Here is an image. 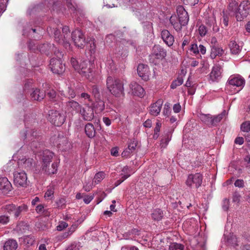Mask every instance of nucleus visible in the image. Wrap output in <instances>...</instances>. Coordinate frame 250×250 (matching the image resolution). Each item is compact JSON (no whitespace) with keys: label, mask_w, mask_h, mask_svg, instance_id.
Segmentation results:
<instances>
[{"label":"nucleus","mask_w":250,"mask_h":250,"mask_svg":"<svg viewBox=\"0 0 250 250\" xmlns=\"http://www.w3.org/2000/svg\"><path fill=\"white\" fill-rule=\"evenodd\" d=\"M54 156V153L49 150H45L43 152V155L42 158V167L44 166L50 165V163L52 161L53 156Z\"/></svg>","instance_id":"4be33fe9"},{"label":"nucleus","mask_w":250,"mask_h":250,"mask_svg":"<svg viewBox=\"0 0 250 250\" xmlns=\"http://www.w3.org/2000/svg\"><path fill=\"white\" fill-rule=\"evenodd\" d=\"M171 112V109L170 107V104L169 103H166L165 104L164 109L163 111V114L164 116L168 117Z\"/></svg>","instance_id":"3c124183"},{"label":"nucleus","mask_w":250,"mask_h":250,"mask_svg":"<svg viewBox=\"0 0 250 250\" xmlns=\"http://www.w3.org/2000/svg\"><path fill=\"white\" fill-rule=\"evenodd\" d=\"M44 96V93L42 92H41L38 89H36L31 94V98L33 100L37 101L42 100L43 99Z\"/></svg>","instance_id":"473e14b6"},{"label":"nucleus","mask_w":250,"mask_h":250,"mask_svg":"<svg viewBox=\"0 0 250 250\" xmlns=\"http://www.w3.org/2000/svg\"><path fill=\"white\" fill-rule=\"evenodd\" d=\"M93 106L96 113H101L105 108L104 102L100 98L97 99Z\"/></svg>","instance_id":"2f4dec72"},{"label":"nucleus","mask_w":250,"mask_h":250,"mask_svg":"<svg viewBox=\"0 0 250 250\" xmlns=\"http://www.w3.org/2000/svg\"><path fill=\"white\" fill-rule=\"evenodd\" d=\"M80 97L81 98L85 100H87V101L91 102L92 101V99L91 98L90 95L86 93H82L80 95Z\"/></svg>","instance_id":"e2e57ef3"},{"label":"nucleus","mask_w":250,"mask_h":250,"mask_svg":"<svg viewBox=\"0 0 250 250\" xmlns=\"http://www.w3.org/2000/svg\"><path fill=\"white\" fill-rule=\"evenodd\" d=\"M106 88L113 95L120 97L124 95V83L118 78L108 76L106 82Z\"/></svg>","instance_id":"f257e3e1"},{"label":"nucleus","mask_w":250,"mask_h":250,"mask_svg":"<svg viewBox=\"0 0 250 250\" xmlns=\"http://www.w3.org/2000/svg\"><path fill=\"white\" fill-rule=\"evenodd\" d=\"M172 134L171 132H169L167 137L165 139H163L161 141L162 147H165L167 146L169 141L171 140Z\"/></svg>","instance_id":"49530a36"},{"label":"nucleus","mask_w":250,"mask_h":250,"mask_svg":"<svg viewBox=\"0 0 250 250\" xmlns=\"http://www.w3.org/2000/svg\"><path fill=\"white\" fill-rule=\"evenodd\" d=\"M68 224L64 221H61L57 226L56 229L58 231H62L68 227Z\"/></svg>","instance_id":"5fc2aeb1"},{"label":"nucleus","mask_w":250,"mask_h":250,"mask_svg":"<svg viewBox=\"0 0 250 250\" xmlns=\"http://www.w3.org/2000/svg\"><path fill=\"white\" fill-rule=\"evenodd\" d=\"M203 175L200 173L190 174L188 175L186 181V185L190 188H199L203 182Z\"/></svg>","instance_id":"423d86ee"},{"label":"nucleus","mask_w":250,"mask_h":250,"mask_svg":"<svg viewBox=\"0 0 250 250\" xmlns=\"http://www.w3.org/2000/svg\"><path fill=\"white\" fill-rule=\"evenodd\" d=\"M35 242L34 239L32 236H26L24 238V242L25 244L31 246L34 244Z\"/></svg>","instance_id":"603ef678"},{"label":"nucleus","mask_w":250,"mask_h":250,"mask_svg":"<svg viewBox=\"0 0 250 250\" xmlns=\"http://www.w3.org/2000/svg\"><path fill=\"white\" fill-rule=\"evenodd\" d=\"M58 164L59 162H54L52 164L51 167H50V165L43 166L42 169L48 175L54 174L56 173L58 171Z\"/></svg>","instance_id":"5701e85b"},{"label":"nucleus","mask_w":250,"mask_h":250,"mask_svg":"<svg viewBox=\"0 0 250 250\" xmlns=\"http://www.w3.org/2000/svg\"><path fill=\"white\" fill-rule=\"evenodd\" d=\"M152 219L156 221H159L164 217L163 211L159 208L154 209L151 214Z\"/></svg>","instance_id":"7c9ffc66"},{"label":"nucleus","mask_w":250,"mask_h":250,"mask_svg":"<svg viewBox=\"0 0 250 250\" xmlns=\"http://www.w3.org/2000/svg\"><path fill=\"white\" fill-rule=\"evenodd\" d=\"M58 147L62 151H66L70 147V144L67 139L65 137L59 138L58 139Z\"/></svg>","instance_id":"a878e982"},{"label":"nucleus","mask_w":250,"mask_h":250,"mask_svg":"<svg viewBox=\"0 0 250 250\" xmlns=\"http://www.w3.org/2000/svg\"><path fill=\"white\" fill-rule=\"evenodd\" d=\"M224 54V50L215 44L211 46V52L210 56L211 59H214L217 56H221Z\"/></svg>","instance_id":"b1692460"},{"label":"nucleus","mask_w":250,"mask_h":250,"mask_svg":"<svg viewBox=\"0 0 250 250\" xmlns=\"http://www.w3.org/2000/svg\"><path fill=\"white\" fill-rule=\"evenodd\" d=\"M177 13L178 20L182 26H186L189 21L188 12L185 10L183 6L180 5L177 7Z\"/></svg>","instance_id":"ddd939ff"},{"label":"nucleus","mask_w":250,"mask_h":250,"mask_svg":"<svg viewBox=\"0 0 250 250\" xmlns=\"http://www.w3.org/2000/svg\"><path fill=\"white\" fill-rule=\"evenodd\" d=\"M91 92L94 97L97 99L100 98V94L99 88L97 85H94L92 87Z\"/></svg>","instance_id":"09e8293b"},{"label":"nucleus","mask_w":250,"mask_h":250,"mask_svg":"<svg viewBox=\"0 0 250 250\" xmlns=\"http://www.w3.org/2000/svg\"><path fill=\"white\" fill-rule=\"evenodd\" d=\"M89 43L90 44L89 50L91 53H94L96 50V44L95 40H90Z\"/></svg>","instance_id":"13d9d810"},{"label":"nucleus","mask_w":250,"mask_h":250,"mask_svg":"<svg viewBox=\"0 0 250 250\" xmlns=\"http://www.w3.org/2000/svg\"><path fill=\"white\" fill-rule=\"evenodd\" d=\"M170 22L173 26L174 28L177 31H180L182 29V25L178 20V17L174 15H172L169 19Z\"/></svg>","instance_id":"c85d7f7f"},{"label":"nucleus","mask_w":250,"mask_h":250,"mask_svg":"<svg viewBox=\"0 0 250 250\" xmlns=\"http://www.w3.org/2000/svg\"><path fill=\"white\" fill-rule=\"evenodd\" d=\"M27 210V206L25 204H22L18 207H15L14 210V215L16 217H18L21 212L26 211Z\"/></svg>","instance_id":"4c0bfd02"},{"label":"nucleus","mask_w":250,"mask_h":250,"mask_svg":"<svg viewBox=\"0 0 250 250\" xmlns=\"http://www.w3.org/2000/svg\"><path fill=\"white\" fill-rule=\"evenodd\" d=\"M55 54L59 59L52 58L50 62V68L53 73L61 74H62L65 70V66L61 60V58L62 57L63 54L59 50L57 52L55 51Z\"/></svg>","instance_id":"7ed1b4c3"},{"label":"nucleus","mask_w":250,"mask_h":250,"mask_svg":"<svg viewBox=\"0 0 250 250\" xmlns=\"http://www.w3.org/2000/svg\"><path fill=\"white\" fill-rule=\"evenodd\" d=\"M26 128V130L25 131V132L24 133V137L25 138H28L30 139V138L32 137H34L36 136L37 133L36 131H34V129L33 128H29L27 129L28 127L27 126V125L25 124Z\"/></svg>","instance_id":"58836bf2"},{"label":"nucleus","mask_w":250,"mask_h":250,"mask_svg":"<svg viewBox=\"0 0 250 250\" xmlns=\"http://www.w3.org/2000/svg\"><path fill=\"white\" fill-rule=\"evenodd\" d=\"M229 47L231 54L235 55H238L242 49V48L234 41L230 42Z\"/></svg>","instance_id":"c756f323"},{"label":"nucleus","mask_w":250,"mask_h":250,"mask_svg":"<svg viewBox=\"0 0 250 250\" xmlns=\"http://www.w3.org/2000/svg\"><path fill=\"white\" fill-rule=\"evenodd\" d=\"M12 188V185L6 177L0 178V191L7 193L11 190Z\"/></svg>","instance_id":"6ab92c4d"},{"label":"nucleus","mask_w":250,"mask_h":250,"mask_svg":"<svg viewBox=\"0 0 250 250\" xmlns=\"http://www.w3.org/2000/svg\"><path fill=\"white\" fill-rule=\"evenodd\" d=\"M223 69L219 64L214 65L209 75V80L212 82H218L222 78Z\"/></svg>","instance_id":"1a4fd4ad"},{"label":"nucleus","mask_w":250,"mask_h":250,"mask_svg":"<svg viewBox=\"0 0 250 250\" xmlns=\"http://www.w3.org/2000/svg\"><path fill=\"white\" fill-rule=\"evenodd\" d=\"M225 114V112L222 113L215 116L211 117V121L210 123V126L216 125L217 124L221 121L223 118V116Z\"/></svg>","instance_id":"f704fd0d"},{"label":"nucleus","mask_w":250,"mask_h":250,"mask_svg":"<svg viewBox=\"0 0 250 250\" xmlns=\"http://www.w3.org/2000/svg\"><path fill=\"white\" fill-rule=\"evenodd\" d=\"M46 95L51 100L54 101H56L55 98L56 97V94L54 90L51 89L48 90L46 92Z\"/></svg>","instance_id":"864d4df0"},{"label":"nucleus","mask_w":250,"mask_h":250,"mask_svg":"<svg viewBox=\"0 0 250 250\" xmlns=\"http://www.w3.org/2000/svg\"><path fill=\"white\" fill-rule=\"evenodd\" d=\"M241 130L245 133H249L250 132V122L246 121L242 124L241 125Z\"/></svg>","instance_id":"a18cd8bd"},{"label":"nucleus","mask_w":250,"mask_h":250,"mask_svg":"<svg viewBox=\"0 0 250 250\" xmlns=\"http://www.w3.org/2000/svg\"><path fill=\"white\" fill-rule=\"evenodd\" d=\"M84 132L86 135L89 138H93L95 136L96 130L91 123H87L84 127Z\"/></svg>","instance_id":"393cba45"},{"label":"nucleus","mask_w":250,"mask_h":250,"mask_svg":"<svg viewBox=\"0 0 250 250\" xmlns=\"http://www.w3.org/2000/svg\"><path fill=\"white\" fill-rule=\"evenodd\" d=\"M105 177V174L103 171L97 173L93 178V183L95 184L100 183Z\"/></svg>","instance_id":"72a5a7b5"},{"label":"nucleus","mask_w":250,"mask_h":250,"mask_svg":"<svg viewBox=\"0 0 250 250\" xmlns=\"http://www.w3.org/2000/svg\"><path fill=\"white\" fill-rule=\"evenodd\" d=\"M161 37L163 41L168 46L173 45L174 42L173 36L167 30H163L161 32Z\"/></svg>","instance_id":"412c9836"},{"label":"nucleus","mask_w":250,"mask_h":250,"mask_svg":"<svg viewBox=\"0 0 250 250\" xmlns=\"http://www.w3.org/2000/svg\"><path fill=\"white\" fill-rule=\"evenodd\" d=\"M1 209L4 211H7L9 214L13 212L15 209V206L13 204L6 205L2 207Z\"/></svg>","instance_id":"79ce46f5"},{"label":"nucleus","mask_w":250,"mask_h":250,"mask_svg":"<svg viewBox=\"0 0 250 250\" xmlns=\"http://www.w3.org/2000/svg\"><path fill=\"white\" fill-rule=\"evenodd\" d=\"M18 247L17 241L14 239H8L4 244L3 250H16Z\"/></svg>","instance_id":"cd10ccee"},{"label":"nucleus","mask_w":250,"mask_h":250,"mask_svg":"<svg viewBox=\"0 0 250 250\" xmlns=\"http://www.w3.org/2000/svg\"><path fill=\"white\" fill-rule=\"evenodd\" d=\"M120 176V179L123 180V182L130 176V174L129 173V168L128 167L125 166L123 168Z\"/></svg>","instance_id":"c9c22d12"},{"label":"nucleus","mask_w":250,"mask_h":250,"mask_svg":"<svg viewBox=\"0 0 250 250\" xmlns=\"http://www.w3.org/2000/svg\"><path fill=\"white\" fill-rule=\"evenodd\" d=\"M81 105L80 104L74 100L69 101L66 104V112L73 114L74 112L77 113L80 110Z\"/></svg>","instance_id":"2eb2a0df"},{"label":"nucleus","mask_w":250,"mask_h":250,"mask_svg":"<svg viewBox=\"0 0 250 250\" xmlns=\"http://www.w3.org/2000/svg\"><path fill=\"white\" fill-rule=\"evenodd\" d=\"M14 183L17 187L26 188L29 185L26 173L23 171H16L13 173Z\"/></svg>","instance_id":"39448f33"},{"label":"nucleus","mask_w":250,"mask_h":250,"mask_svg":"<svg viewBox=\"0 0 250 250\" xmlns=\"http://www.w3.org/2000/svg\"><path fill=\"white\" fill-rule=\"evenodd\" d=\"M167 52L159 45H155L152 49V52L149 56L150 61L153 63H156V60H160L164 59L166 56Z\"/></svg>","instance_id":"0eeeda50"},{"label":"nucleus","mask_w":250,"mask_h":250,"mask_svg":"<svg viewBox=\"0 0 250 250\" xmlns=\"http://www.w3.org/2000/svg\"><path fill=\"white\" fill-rule=\"evenodd\" d=\"M67 97L68 98H74L76 96V93L74 90L70 87H68Z\"/></svg>","instance_id":"4d7b16f0"},{"label":"nucleus","mask_w":250,"mask_h":250,"mask_svg":"<svg viewBox=\"0 0 250 250\" xmlns=\"http://www.w3.org/2000/svg\"><path fill=\"white\" fill-rule=\"evenodd\" d=\"M82 247L81 243L75 242L69 245L65 250H80Z\"/></svg>","instance_id":"ea45409f"},{"label":"nucleus","mask_w":250,"mask_h":250,"mask_svg":"<svg viewBox=\"0 0 250 250\" xmlns=\"http://www.w3.org/2000/svg\"><path fill=\"white\" fill-rule=\"evenodd\" d=\"M80 113L83 119L85 121H90L94 118L93 109L89 106L83 108L82 110L80 109Z\"/></svg>","instance_id":"dca6fc26"},{"label":"nucleus","mask_w":250,"mask_h":250,"mask_svg":"<svg viewBox=\"0 0 250 250\" xmlns=\"http://www.w3.org/2000/svg\"><path fill=\"white\" fill-rule=\"evenodd\" d=\"M241 197V196L239 193L236 191L233 194L232 201L234 202L239 203L240 201Z\"/></svg>","instance_id":"052dcab7"},{"label":"nucleus","mask_w":250,"mask_h":250,"mask_svg":"<svg viewBox=\"0 0 250 250\" xmlns=\"http://www.w3.org/2000/svg\"><path fill=\"white\" fill-rule=\"evenodd\" d=\"M184 246L179 243H172L169 246V250H183Z\"/></svg>","instance_id":"37998d69"},{"label":"nucleus","mask_w":250,"mask_h":250,"mask_svg":"<svg viewBox=\"0 0 250 250\" xmlns=\"http://www.w3.org/2000/svg\"><path fill=\"white\" fill-rule=\"evenodd\" d=\"M198 33L202 37L205 36L208 33V27L205 25L201 24L198 28Z\"/></svg>","instance_id":"c03bdc74"},{"label":"nucleus","mask_w":250,"mask_h":250,"mask_svg":"<svg viewBox=\"0 0 250 250\" xmlns=\"http://www.w3.org/2000/svg\"><path fill=\"white\" fill-rule=\"evenodd\" d=\"M163 104V101L158 100L155 103L151 104L149 107V113L153 116H156L159 114Z\"/></svg>","instance_id":"aec40b11"},{"label":"nucleus","mask_w":250,"mask_h":250,"mask_svg":"<svg viewBox=\"0 0 250 250\" xmlns=\"http://www.w3.org/2000/svg\"><path fill=\"white\" fill-rule=\"evenodd\" d=\"M223 22L226 27L228 25L229 17L225 13V11H223Z\"/></svg>","instance_id":"69168bd1"},{"label":"nucleus","mask_w":250,"mask_h":250,"mask_svg":"<svg viewBox=\"0 0 250 250\" xmlns=\"http://www.w3.org/2000/svg\"><path fill=\"white\" fill-rule=\"evenodd\" d=\"M54 189L53 187H50L48 188L47 191L44 194V198L48 199L53 196Z\"/></svg>","instance_id":"8fccbe9b"},{"label":"nucleus","mask_w":250,"mask_h":250,"mask_svg":"<svg viewBox=\"0 0 250 250\" xmlns=\"http://www.w3.org/2000/svg\"><path fill=\"white\" fill-rule=\"evenodd\" d=\"M183 83V80L182 78L178 77L177 79L174 81L170 85V88L171 89H175L178 86L181 85Z\"/></svg>","instance_id":"de8ad7c7"},{"label":"nucleus","mask_w":250,"mask_h":250,"mask_svg":"<svg viewBox=\"0 0 250 250\" xmlns=\"http://www.w3.org/2000/svg\"><path fill=\"white\" fill-rule=\"evenodd\" d=\"M189 50L195 54L199 53L198 46L196 43L192 44Z\"/></svg>","instance_id":"680f3d73"},{"label":"nucleus","mask_w":250,"mask_h":250,"mask_svg":"<svg viewBox=\"0 0 250 250\" xmlns=\"http://www.w3.org/2000/svg\"><path fill=\"white\" fill-rule=\"evenodd\" d=\"M81 222L79 223V221L77 220V222L73 223L68 229L67 231L64 232L62 237L63 238H66L70 236L78 228L79 224Z\"/></svg>","instance_id":"bb28decb"},{"label":"nucleus","mask_w":250,"mask_h":250,"mask_svg":"<svg viewBox=\"0 0 250 250\" xmlns=\"http://www.w3.org/2000/svg\"><path fill=\"white\" fill-rule=\"evenodd\" d=\"M234 186L238 188H243L244 186V182L243 180L237 179L234 182Z\"/></svg>","instance_id":"0e129e2a"},{"label":"nucleus","mask_w":250,"mask_h":250,"mask_svg":"<svg viewBox=\"0 0 250 250\" xmlns=\"http://www.w3.org/2000/svg\"><path fill=\"white\" fill-rule=\"evenodd\" d=\"M70 63L74 69L83 76L90 79L92 76V64L87 60L81 61L80 63L74 58H71Z\"/></svg>","instance_id":"f03ea898"},{"label":"nucleus","mask_w":250,"mask_h":250,"mask_svg":"<svg viewBox=\"0 0 250 250\" xmlns=\"http://www.w3.org/2000/svg\"><path fill=\"white\" fill-rule=\"evenodd\" d=\"M45 206L44 205L40 204L36 208V211L38 213H42L45 211Z\"/></svg>","instance_id":"bf43d9fd"},{"label":"nucleus","mask_w":250,"mask_h":250,"mask_svg":"<svg viewBox=\"0 0 250 250\" xmlns=\"http://www.w3.org/2000/svg\"><path fill=\"white\" fill-rule=\"evenodd\" d=\"M131 93L138 97H143L145 95V90L142 86L135 82H132L129 84Z\"/></svg>","instance_id":"4468645a"},{"label":"nucleus","mask_w":250,"mask_h":250,"mask_svg":"<svg viewBox=\"0 0 250 250\" xmlns=\"http://www.w3.org/2000/svg\"><path fill=\"white\" fill-rule=\"evenodd\" d=\"M228 83L230 85L239 87L240 89L239 91H240L244 86L245 80L243 77L239 75L236 76H231L229 78Z\"/></svg>","instance_id":"f8f14e48"},{"label":"nucleus","mask_w":250,"mask_h":250,"mask_svg":"<svg viewBox=\"0 0 250 250\" xmlns=\"http://www.w3.org/2000/svg\"><path fill=\"white\" fill-rule=\"evenodd\" d=\"M68 8L72 11L76 10V6L71 2V0H65Z\"/></svg>","instance_id":"774afa93"},{"label":"nucleus","mask_w":250,"mask_h":250,"mask_svg":"<svg viewBox=\"0 0 250 250\" xmlns=\"http://www.w3.org/2000/svg\"><path fill=\"white\" fill-rule=\"evenodd\" d=\"M138 145V141L135 139L131 140L128 144L127 147L122 152L123 157H127L130 155L136 149Z\"/></svg>","instance_id":"f3484780"},{"label":"nucleus","mask_w":250,"mask_h":250,"mask_svg":"<svg viewBox=\"0 0 250 250\" xmlns=\"http://www.w3.org/2000/svg\"><path fill=\"white\" fill-rule=\"evenodd\" d=\"M211 117L212 116L209 114H201L200 115L199 118L203 122L210 126Z\"/></svg>","instance_id":"e433bc0d"},{"label":"nucleus","mask_w":250,"mask_h":250,"mask_svg":"<svg viewBox=\"0 0 250 250\" xmlns=\"http://www.w3.org/2000/svg\"><path fill=\"white\" fill-rule=\"evenodd\" d=\"M9 217L6 215L0 216V224L1 225H6L9 222Z\"/></svg>","instance_id":"6e6d98bb"},{"label":"nucleus","mask_w":250,"mask_h":250,"mask_svg":"<svg viewBox=\"0 0 250 250\" xmlns=\"http://www.w3.org/2000/svg\"><path fill=\"white\" fill-rule=\"evenodd\" d=\"M54 30V38L56 42H58L60 44H62L67 48L68 47H69L70 43L69 42V29L68 26H64L62 29L63 37L62 35H60V31L58 29H53Z\"/></svg>","instance_id":"20e7f679"},{"label":"nucleus","mask_w":250,"mask_h":250,"mask_svg":"<svg viewBox=\"0 0 250 250\" xmlns=\"http://www.w3.org/2000/svg\"><path fill=\"white\" fill-rule=\"evenodd\" d=\"M48 119L53 125L56 126H60L65 121V117L63 114L60 113L59 111L51 110L49 111Z\"/></svg>","instance_id":"6e6552de"},{"label":"nucleus","mask_w":250,"mask_h":250,"mask_svg":"<svg viewBox=\"0 0 250 250\" xmlns=\"http://www.w3.org/2000/svg\"><path fill=\"white\" fill-rule=\"evenodd\" d=\"M83 197L84 202L85 204H88L92 200V199L94 198V196L93 195H86L84 194Z\"/></svg>","instance_id":"338daca9"},{"label":"nucleus","mask_w":250,"mask_h":250,"mask_svg":"<svg viewBox=\"0 0 250 250\" xmlns=\"http://www.w3.org/2000/svg\"><path fill=\"white\" fill-rule=\"evenodd\" d=\"M205 24L209 29L211 28L213 32L217 33L219 31V27L216 23V17L213 13L206 18Z\"/></svg>","instance_id":"9b49d317"},{"label":"nucleus","mask_w":250,"mask_h":250,"mask_svg":"<svg viewBox=\"0 0 250 250\" xmlns=\"http://www.w3.org/2000/svg\"><path fill=\"white\" fill-rule=\"evenodd\" d=\"M72 39L76 46L82 48L84 46L85 39L80 30L76 29L72 33Z\"/></svg>","instance_id":"9d476101"},{"label":"nucleus","mask_w":250,"mask_h":250,"mask_svg":"<svg viewBox=\"0 0 250 250\" xmlns=\"http://www.w3.org/2000/svg\"><path fill=\"white\" fill-rule=\"evenodd\" d=\"M229 11L236 14L239 12L238 4L235 1L230 3L229 5Z\"/></svg>","instance_id":"a19ab883"},{"label":"nucleus","mask_w":250,"mask_h":250,"mask_svg":"<svg viewBox=\"0 0 250 250\" xmlns=\"http://www.w3.org/2000/svg\"><path fill=\"white\" fill-rule=\"evenodd\" d=\"M137 72L139 76L145 81L149 79V68L147 65L139 64L137 68Z\"/></svg>","instance_id":"a211bd4d"}]
</instances>
